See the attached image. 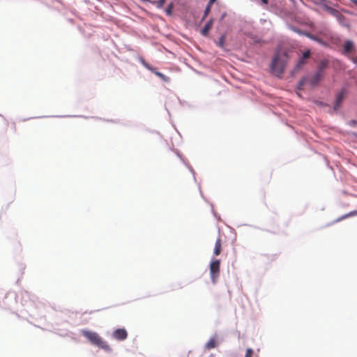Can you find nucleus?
<instances>
[{
	"instance_id": "c85d7f7f",
	"label": "nucleus",
	"mask_w": 357,
	"mask_h": 357,
	"mask_svg": "<svg viewBox=\"0 0 357 357\" xmlns=\"http://www.w3.org/2000/svg\"><path fill=\"white\" fill-rule=\"evenodd\" d=\"M356 124H357V122H356V121H351L350 122V125H351V126H354V125H356Z\"/></svg>"
},
{
	"instance_id": "dca6fc26",
	"label": "nucleus",
	"mask_w": 357,
	"mask_h": 357,
	"mask_svg": "<svg viewBox=\"0 0 357 357\" xmlns=\"http://www.w3.org/2000/svg\"><path fill=\"white\" fill-rule=\"evenodd\" d=\"M305 63V59L301 58L299 59V61H298L294 70L295 71L298 70Z\"/></svg>"
},
{
	"instance_id": "9d476101",
	"label": "nucleus",
	"mask_w": 357,
	"mask_h": 357,
	"mask_svg": "<svg viewBox=\"0 0 357 357\" xmlns=\"http://www.w3.org/2000/svg\"><path fill=\"white\" fill-rule=\"evenodd\" d=\"M344 91H341L338 93L337 98H336V100H335V105H334V109L335 110H337L340 108V105L342 103V101L344 98Z\"/></svg>"
},
{
	"instance_id": "c756f323",
	"label": "nucleus",
	"mask_w": 357,
	"mask_h": 357,
	"mask_svg": "<svg viewBox=\"0 0 357 357\" xmlns=\"http://www.w3.org/2000/svg\"><path fill=\"white\" fill-rule=\"evenodd\" d=\"M261 2H262L263 3H264V4H267V3H268V0H261Z\"/></svg>"
},
{
	"instance_id": "393cba45",
	"label": "nucleus",
	"mask_w": 357,
	"mask_h": 357,
	"mask_svg": "<svg viewBox=\"0 0 357 357\" xmlns=\"http://www.w3.org/2000/svg\"><path fill=\"white\" fill-rule=\"evenodd\" d=\"M321 6L326 11H328V8H330L331 6L328 5V1L326 0L324 1V3L321 5Z\"/></svg>"
},
{
	"instance_id": "412c9836",
	"label": "nucleus",
	"mask_w": 357,
	"mask_h": 357,
	"mask_svg": "<svg viewBox=\"0 0 357 357\" xmlns=\"http://www.w3.org/2000/svg\"><path fill=\"white\" fill-rule=\"evenodd\" d=\"M307 36L310 38H311V39H312V40H315V41H317V42H319V43H322V41H321V40L320 38H317V37H316V36H313V35H312V34H310V33H307Z\"/></svg>"
},
{
	"instance_id": "b1692460",
	"label": "nucleus",
	"mask_w": 357,
	"mask_h": 357,
	"mask_svg": "<svg viewBox=\"0 0 357 357\" xmlns=\"http://www.w3.org/2000/svg\"><path fill=\"white\" fill-rule=\"evenodd\" d=\"M310 56V51L307 50L305 52H303V56L301 58L305 60L306 59L309 58Z\"/></svg>"
},
{
	"instance_id": "7ed1b4c3",
	"label": "nucleus",
	"mask_w": 357,
	"mask_h": 357,
	"mask_svg": "<svg viewBox=\"0 0 357 357\" xmlns=\"http://www.w3.org/2000/svg\"><path fill=\"white\" fill-rule=\"evenodd\" d=\"M211 278L213 283H215L220 275V260L215 259L212 261L209 266Z\"/></svg>"
},
{
	"instance_id": "cd10ccee",
	"label": "nucleus",
	"mask_w": 357,
	"mask_h": 357,
	"mask_svg": "<svg viewBox=\"0 0 357 357\" xmlns=\"http://www.w3.org/2000/svg\"><path fill=\"white\" fill-rule=\"evenodd\" d=\"M215 1H216V0H209V2H208V4H209V5H211V6H212V4H213V3H215Z\"/></svg>"
},
{
	"instance_id": "2f4dec72",
	"label": "nucleus",
	"mask_w": 357,
	"mask_h": 357,
	"mask_svg": "<svg viewBox=\"0 0 357 357\" xmlns=\"http://www.w3.org/2000/svg\"><path fill=\"white\" fill-rule=\"evenodd\" d=\"M352 61H353L354 63H356V59H354V58H353V59H352Z\"/></svg>"
},
{
	"instance_id": "bb28decb",
	"label": "nucleus",
	"mask_w": 357,
	"mask_h": 357,
	"mask_svg": "<svg viewBox=\"0 0 357 357\" xmlns=\"http://www.w3.org/2000/svg\"><path fill=\"white\" fill-rule=\"evenodd\" d=\"M325 0H312L313 3L316 5L321 6L324 3Z\"/></svg>"
},
{
	"instance_id": "ddd939ff",
	"label": "nucleus",
	"mask_w": 357,
	"mask_h": 357,
	"mask_svg": "<svg viewBox=\"0 0 357 357\" xmlns=\"http://www.w3.org/2000/svg\"><path fill=\"white\" fill-rule=\"evenodd\" d=\"M354 215H357V211H351L349 213H347V214L340 217L339 218L337 219L336 222L341 221L347 218L354 216Z\"/></svg>"
},
{
	"instance_id": "423d86ee",
	"label": "nucleus",
	"mask_w": 357,
	"mask_h": 357,
	"mask_svg": "<svg viewBox=\"0 0 357 357\" xmlns=\"http://www.w3.org/2000/svg\"><path fill=\"white\" fill-rule=\"evenodd\" d=\"M324 74L319 72H316L314 75L312 76L309 82L312 86L317 84L323 78Z\"/></svg>"
},
{
	"instance_id": "f3484780",
	"label": "nucleus",
	"mask_w": 357,
	"mask_h": 357,
	"mask_svg": "<svg viewBox=\"0 0 357 357\" xmlns=\"http://www.w3.org/2000/svg\"><path fill=\"white\" fill-rule=\"evenodd\" d=\"M174 8V3L172 2L170 3L168 6L167 7V8L165 9V13L167 15H171L172 13V10Z\"/></svg>"
},
{
	"instance_id": "a878e982",
	"label": "nucleus",
	"mask_w": 357,
	"mask_h": 357,
	"mask_svg": "<svg viewBox=\"0 0 357 357\" xmlns=\"http://www.w3.org/2000/svg\"><path fill=\"white\" fill-rule=\"evenodd\" d=\"M160 78L161 79H162L164 82H169L170 81V79L169 77H167L166 75H165L164 74H161L160 76Z\"/></svg>"
},
{
	"instance_id": "f257e3e1",
	"label": "nucleus",
	"mask_w": 357,
	"mask_h": 357,
	"mask_svg": "<svg viewBox=\"0 0 357 357\" xmlns=\"http://www.w3.org/2000/svg\"><path fill=\"white\" fill-rule=\"evenodd\" d=\"M289 56L287 52L278 51L271 65L272 73L278 76L281 75L284 71Z\"/></svg>"
},
{
	"instance_id": "4468645a",
	"label": "nucleus",
	"mask_w": 357,
	"mask_h": 357,
	"mask_svg": "<svg viewBox=\"0 0 357 357\" xmlns=\"http://www.w3.org/2000/svg\"><path fill=\"white\" fill-rule=\"evenodd\" d=\"M225 40H226V35L225 34L222 35L220 36L218 42L217 43L218 46H219L221 48H224Z\"/></svg>"
},
{
	"instance_id": "5701e85b",
	"label": "nucleus",
	"mask_w": 357,
	"mask_h": 357,
	"mask_svg": "<svg viewBox=\"0 0 357 357\" xmlns=\"http://www.w3.org/2000/svg\"><path fill=\"white\" fill-rule=\"evenodd\" d=\"M306 82V79L305 78H303V79H301L299 82H298V89L299 90H301L302 88H303V86L305 84Z\"/></svg>"
},
{
	"instance_id": "a211bd4d",
	"label": "nucleus",
	"mask_w": 357,
	"mask_h": 357,
	"mask_svg": "<svg viewBox=\"0 0 357 357\" xmlns=\"http://www.w3.org/2000/svg\"><path fill=\"white\" fill-rule=\"evenodd\" d=\"M211 5L207 4V6H206V8L204 10V15H203V17H202V20H204L208 15V14L211 12Z\"/></svg>"
},
{
	"instance_id": "1a4fd4ad",
	"label": "nucleus",
	"mask_w": 357,
	"mask_h": 357,
	"mask_svg": "<svg viewBox=\"0 0 357 357\" xmlns=\"http://www.w3.org/2000/svg\"><path fill=\"white\" fill-rule=\"evenodd\" d=\"M213 24V20L211 19L204 26V28L201 31L202 35L204 36H207L209 31L211 29Z\"/></svg>"
},
{
	"instance_id": "f8f14e48",
	"label": "nucleus",
	"mask_w": 357,
	"mask_h": 357,
	"mask_svg": "<svg viewBox=\"0 0 357 357\" xmlns=\"http://www.w3.org/2000/svg\"><path fill=\"white\" fill-rule=\"evenodd\" d=\"M217 346V342L215 337H211L208 342L206 344V348L207 349H211Z\"/></svg>"
},
{
	"instance_id": "4be33fe9",
	"label": "nucleus",
	"mask_w": 357,
	"mask_h": 357,
	"mask_svg": "<svg viewBox=\"0 0 357 357\" xmlns=\"http://www.w3.org/2000/svg\"><path fill=\"white\" fill-rule=\"evenodd\" d=\"M253 350L250 348L247 349L245 357H252Z\"/></svg>"
},
{
	"instance_id": "6e6552de",
	"label": "nucleus",
	"mask_w": 357,
	"mask_h": 357,
	"mask_svg": "<svg viewBox=\"0 0 357 357\" xmlns=\"http://www.w3.org/2000/svg\"><path fill=\"white\" fill-rule=\"evenodd\" d=\"M336 18L340 25L345 26L347 29H350L349 22L343 15L339 13Z\"/></svg>"
},
{
	"instance_id": "aec40b11",
	"label": "nucleus",
	"mask_w": 357,
	"mask_h": 357,
	"mask_svg": "<svg viewBox=\"0 0 357 357\" xmlns=\"http://www.w3.org/2000/svg\"><path fill=\"white\" fill-rule=\"evenodd\" d=\"M146 67L148 69H149L150 70H151L156 76H158L159 77H160V75L162 74L161 73L157 71L155 68H151V67L149 66L148 65H146Z\"/></svg>"
},
{
	"instance_id": "20e7f679",
	"label": "nucleus",
	"mask_w": 357,
	"mask_h": 357,
	"mask_svg": "<svg viewBox=\"0 0 357 357\" xmlns=\"http://www.w3.org/2000/svg\"><path fill=\"white\" fill-rule=\"evenodd\" d=\"M112 337L118 341H123L128 337V333L125 328H118L112 333Z\"/></svg>"
},
{
	"instance_id": "39448f33",
	"label": "nucleus",
	"mask_w": 357,
	"mask_h": 357,
	"mask_svg": "<svg viewBox=\"0 0 357 357\" xmlns=\"http://www.w3.org/2000/svg\"><path fill=\"white\" fill-rule=\"evenodd\" d=\"M343 48L344 54H349L355 51L354 43L350 40H347L344 42Z\"/></svg>"
},
{
	"instance_id": "6ab92c4d",
	"label": "nucleus",
	"mask_w": 357,
	"mask_h": 357,
	"mask_svg": "<svg viewBox=\"0 0 357 357\" xmlns=\"http://www.w3.org/2000/svg\"><path fill=\"white\" fill-rule=\"evenodd\" d=\"M328 13H330L331 15L334 16V17H337V15H338V13H340L336 9H334L333 8H328V11H327Z\"/></svg>"
},
{
	"instance_id": "f03ea898",
	"label": "nucleus",
	"mask_w": 357,
	"mask_h": 357,
	"mask_svg": "<svg viewBox=\"0 0 357 357\" xmlns=\"http://www.w3.org/2000/svg\"><path fill=\"white\" fill-rule=\"evenodd\" d=\"M82 335L93 345L106 351H109L111 348L106 341H105L97 333L82 331Z\"/></svg>"
},
{
	"instance_id": "2eb2a0df",
	"label": "nucleus",
	"mask_w": 357,
	"mask_h": 357,
	"mask_svg": "<svg viewBox=\"0 0 357 357\" xmlns=\"http://www.w3.org/2000/svg\"><path fill=\"white\" fill-rule=\"evenodd\" d=\"M165 1L166 0H159L151 1V3L153 5H155L158 8H161L164 6Z\"/></svg>"
},
{
	"instance_id": "0eeeda50",
	"label": "nucleus",
	"mask_w": 357,
	"mask_h": 357,
	"mask_svg": "<svg viewBox=\"0 0 357 357\" xmlns=\"http://www.w3.org/2000/svg\"><path fill=\"white\" fill-rule=\"evenodd\" d=\"M222 245V239L219 236L215 241V247H214V250H213V255L215 256H218L221 254Z\"/></svg>"
},
{
	"instance_id": "9b49d317",
	"label": "nucleus",
	"mask_w": 357,
	"mask_h": 357,
	"mask_svg": "<svg viewBox=\"0 0 357 357\" xmlns=\"http://www.w3.org/2000/svg\"><path fill=\"white\" fill-rule=\"evenodd\" d=\"M328 63V62L327 60L321 61V62L319 63V64L318 66L317 72H319V73H321L324 74V71L327 68Z\"/></svg>"
},
{
	"instance_id": "7c9ffc66",
	"label": "nucleus",
	"mask_w": 357,
	"mask_h": 357,
	"mask_svg": "<svg viewBox=\"0 0 357 357\" xmlns=\"http://www.w3.org/2000/svg\"><path fill=\"white\" fill-rule=\"evenodd\" d=\"M351 1L357 6V0H351Z\"/></svg>"
}]
</instances>
